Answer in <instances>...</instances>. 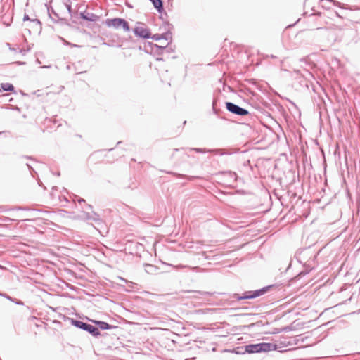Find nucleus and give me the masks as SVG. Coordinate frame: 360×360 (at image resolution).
Returning <instances> with one entry per match:
<instances>
[{
  "label": "nucleus",
  "mask_w": 360,
  "mask_h": 360,
  "mask_svg": "<svg viewBox=\"0 0 360 360\" xmlns=\"http://www.w3.org/2000/svg\"><path fill=\"white\" fill-rule=\"evenodd\" d=\"M275 349H276V345L275 344L267 342L250 344L245 346V350L248 354L269 352Z\"/></svg>",
  "instance_id": "obj_1"
},
{
  "label": "nucleus",
  "mask_w": 360,
  "mask_h": 360,
  "mask_svg": "<svg viewBox=\"0 0 360 360\" xmlns=\"http://www.w3.org/2000/svg\"><path fill=\"white\" fill-rule=\"evenodd\" d=\"M271 288H272V285L266 286L261 289H258L253 291H246L243 294V295H240L239 294L235 293L233 295V297L236 298L238 300H242L245 299H254L264 295Z\"/></svg>",
  "instance_id": "obj_2"
},
{
  "label": "nucleus",
  "mask_w": 360,
  "mask_h": 360,
  "mask_svg": "<svg viewBox=\"0 0 360 360\" xmlns=\"http://www.w3.org/2000/svg\"><path fill=\"white\" fill-rule=\"evenodd\" d=\"M189 150H194L197 153H211L214 155H231L236 153L233 149H223V148H217V149H205V148H189Z\"/></svg>",
  "instance_id": "obj_3"
},
{
  "label": "nucleus",
  "mask_w": 360,
  "mask_h": 360,
  "mask_svg": "<svg viewBox=\"0 0 360 360\" xmlns=\"http://www.w3.org/2000/svg\"><path fill=\"white\" fill-rule=\"evenodd\" d=\"M226 108L227 110L233 114L245 116L250 114L249 111L232 102H226Z\"/></svg>",
  "instance_id": "obj_4"
},
{
  "label": "nucleus",
  "mask_w": 360,
  "mask_h": 360,
  "mask_svg": "<svg viewBox=\"0 0 360 360\" xmlns=\"http://www.w3.org/2000/svg\"><path fill=\"white\" fill-rule=\"evenodd\" d=\"M139 25L134 29V34L142 39H150V30L144 27L143 24L141 22H138Z\"/></svg>",
  "instance_id": "obj_5"
},
{
  "label": "nucleus",
  "mask_w": 360,
  "mask_h": 360,
  "mask_svg": "<svg viewBox=\"0 0 360 360\" xmlns=\"http://www.w3.org/2000/svg\"><path fill=\"white\" fill-rule=\"evenodd\" d=\"M79 15L82 20H86L89 22H96L99 20L98 15H97L93 13L88 12L86 11H85L84 12H81L79 13Z\"/></svg>",
  "instance_id": "obj_6"
},
{
  "label": "nucleus",
  "mask_w": 360,
  "mask_h": 360,
  "mask_svg": "<svg viewBox=\"0 0 360 360\" xmlns=\"http://www.w3.org/2000/svg\"><path fill=\"white\" fill-rule=\"evenodd\" d=\"M123 20H124L123 18H120L107 19L105 21V25L108 27H113L117 29L121 27Z\"/></svg>",
  "instance_id": "obj_7"
},
{
  "label": "nucleus",
  "mask_w": 360,
  "mask_h": 360,
  "mask_svg": "<svg viewBox=\"0 0 360 360\" xmlns=\"http://www.w3.org/2000/svg\"><path fill=\"white\" fill-rule=\"evenodd\" d=\"M93 323H94L98 327V328L101 330H110L112 328H115L117 326L110 325L107 322L103 321H95V320H91Z\"/></svg>",
  "instance_id": "obj_8"
},
{
  "label": "nucleus",
  "mask_w": 360,
  "mask_h": 360,
  "mask_svg": "<svg viewBox=\"0 0 360 360\" xmlns=\"http://www.w3.org/2000/svg\"><path fill=\"white\" fill-rule=\"evenodd\" d=\"M85 331L88 332L89 334H91L94 337H98L100 335V331L98 328L93 325H91L88 323L86 328L84 330Z\"/></svg>",
  "instance_id": "obj_9"
},
{
  "label": "nucleus",
  "mask_w": 360,
  "mask_h": 360,
  "mask_svg": "<svg viewBox=\"0 0 360 360\" xmlns=\"http://www.w3.org/2000/svg\"><path fill=\"white\" fill-rule=\"evenodd\" d=\"M84 217L87 220H92L94 221H100V217L99 215L96 213L95 212H84L83 213Z\"/></svg>",
  "instance_id": "obj_10"
},
{
  "label": "nucleus",
  "mask_w": 360,
  "mask_h": 360,
  "mask_svg": "<svg viewBox=\"0 0 360 360\" xmlns=\"http://www.w3.org/2000/svg\"><path fill=\"white\" fill-rule=\"evenodd\" d=\"M70 323L75 327L82 329L83 330H84L85 328H86L87 325H88L87 323L83 322L80 320L74 319H70Z\"/></svg>",
  "instance_id": "obj_11"
},
{
  "label": "nucleus",
  "mask_w": 360,
  "mask_h": 360,
  "mask_svg": "<svg viewBox=\"0 0 360 360\" xmlns=\"http://www.w3.org/2000/svg\"><path fill=\"white\" fill-rule=\"evenodd\" d=\"M1 90L4 91H14V86L10 83H2L1 84Z\"/></svg>",
  "instance_id": "obj_12"
},
{
  "label": "nucleus",
  "mask_w": 360,
  "mask_h": 360,
  "mask_svg": "<svg viewBox=\"0 0 360 360\" xmlns=\"http://www.w3.org/2000/svg\"><path fill=\"white\" fill-rule=\"evenodd\" d=\"M48 13L49 18L51 19L53 22H57L58 19L59 18L58 15L55 12V11L51 8V10L48 8Z\"/></svg>",
  "instance_id": "obj_13"
},
{
  "label": "nucleus",
  "mask_w": 360,
  "mask_h": 360,
  "mask_svg": "<svg viewBox=\"0 0 360 360\" xmlns=\"http://www.w3.org/2000/svg\"><path fill=\"white\" fill-rule=\"evenodd\" d=\"M32 22L34 23V29L37 32H40L41 31V22L38 19H32Z\"/></svg>",
  "instance_id": "obj_14"
},
{
  "label": "nucleus",
  "mask_w": 360,
  "mask_h": 360,
  "mask_svg": "<svg viewBox=\"0 0 360 360\" xmlns=\"http://www.w3.org/2000/svg\"><path fill=\"white\" fill-rule=\"evenodd\" d=\"M162 39H165L166 41L172 39V33L170 31H167L163 34H161Z\"/></svg>",
  "instance_id": "obj_15"
},
{
  "label": "nucleus",
  "mask_w": 360,
  "mask_h": 360,
  "mask_svg": "<svg viewBox=\"0 0 360 360\" xmlns=\"http://www.w3.org/2000/svg\"><path fill=\"white\" fill-rule=\"evenodd\" d=\"M121 27L123 28V30L126 32H129L130 30V27H129V23L128 22L124 19L122 23V25Z\"/></svg>",
  "instance_id": "obj_16"
},
{
  "label": "nucleus",
  "mask_w": 360,
  "mask_h": 360,
  "mask_svg": "<svg viewBox=\"0 0 360 360\" xmlns=\"http://www.w3.org/2000/svg\"><path fill=\"white\" fill-rule=\"evenodd\" d=\"M195 294H198L200 295H211L212 293L207 291H193Z\"/></svg>",
  "instance_id": "obj_17"
},
{
  "label": "nucleus",
  "mask_w": 360,
  "mask_h": 360,
  "mask_svg": "<svg viewBox=\"0 0 360 360\" xmlns=\"http://www.w3.org/2000/svg\"><path fill=\"white\" fill-rule=\"evenodd\" d=\"M150 38L155 41H158L162 39L161 34H155L153 36L150 34Z\"/></svg>",
  "instance_id": "obj_18"
},
{
  "label": "nucleus",
  "mask_w": 360,
  "mask_h": 360,
  "mask_svg": "<svg viewBox=\"0 0 360 360\" xmlns=\"http://www.w3.org/2000/svg\"><path fill=\"white\" fill-rule=\"evenodd\" d=\"M12 302L15 303L18 305H24V302L22 301L18 300L16 298H13Z\"/></svg>",
  "instance_id": "obj_19"
},
{
  "label": "nucleus",
  "mask_w": 360,
  "mask_h": 360,
  "mask_svg": "<svg viewBox=\"0 0 360 360\" xmlns=\"http://www.w3.org/2000/svg\"><path fill=\"white\" fill-rule=\"evenodd\" d=\"M0 296H2L4 297H5L6 299L10 300L12 302L13 300V298L12 297H11L10 295H7V294H5V293H2V292H0Z\"/></svg>",
  "instance_id": "obj_20"
},
{
  "label": "nucleus",
  "mask_w": 360,
  "mask_h": 360,
  "mask_svg": "<svg viewBox=\"0 0 360 360\" xmlns=\"http://www.w3.org/2000/svg\"><path fill=\"white\" fill-rule=\"evenodd\" d=\"M167 45H168V44H167L165 45H162V46H158V45L155 44V46L156 48H158L159 49L164 50V49H167Z\"/></svg>",
  "instance_id": "obj_21"
},
{
  "label": "nucleus",
  "mask_w": 360,
  "mask_h": 360,
  "mask_svg": "<svg viewBox=\"0 0 360 360\" xmlns=\"http://www.w3.org/2000/svg\"><path fill=\"white\" fill-rule=\"evenodd\" d=\"M216 103H217V101L215 100H214L212 102V109H213L214 112L215 114H217V110L216 109Z\"/></svg>",
  "instance_id": "obj_22"
},
{
  "label": "nucleus",
  "mask_w": 360,
  "mask_h": 360,
  "mask_svg": "<svg viewBox=\"0 0 360 360\" xmlns=\"http://www.w3.org/2000/svg\"><path fill=\"white\" fill-rule=\"evenodd\" d=\"M32 19H30L29 15L27 14H25L24 15V17H23V20L24 21H26V20H30L32 21Z\"/></svg>",
  "instance_id": "obj_23"
},
{
  "label": "nucleus",
  "mask_w": 360,
  "mask_h": 360,
  "mask_svg": "<svg viewBox=\"0 0 360 360\" xmlns=\"http://www.w3.org/2000/svg\"><path fill=\"white\" fill-rule=\"evenodd\" d=\"M330 2H333V4L334 5H336V6H339L340 5V2L337 1H335V0H333V1H330Z\"/></svg>",
  "instance_id": "obj_24"
},
{
  "label": "nucleus",
  "mask_w": 360,
  "mask_h": 360,
  "mask_svg": "<svg viewBox=\"0 0 360 360\" xmlns=\"http://www.w3.org/2000/svg\"><path fill=\"white\" fill-rule=\"evenodd\" d=\"M27 167L29 168V169L30 170L31 172H32V171H34L33 168L32 167V166H30L29 164H27Z\"/></svg>",
  "instance_id": "obj_25"
},
{
  "label": "nucleus",
  "mask_w": 360,
  "mask_h": 360,
  "mask_svg": "<svg viewBox=\"0 0 360 360\" xmlns=\"http://www.w3.org/2000/svg\"><path fill=\"white\" fill-rule=\"evenodd\" d=\"M66 6H67V9L70 13L71 12V6L70 5H67Z\"/></svg>",
  "instance_id": "obj_26"
},
{
  "label": "nucleus",
  "mask_w": 360,
  "mask_h": 360,
  "mask_svg": "<svg viewBox=\"0 0 360 360\" xmlns=\"http://www.w3.org/2000/svg\"><path fill=\"white\" fill-rule=\"evenodd\" d=\"M77 201H78L79 203H81V202H85V200H84V199H82V198H78V199H77Z\"/></svg>",
  "instance_id": "obj_27"
},
{
  "label": "nucleus",
  "mask_w": 360,
  "mask_h": 360,
  "mask_svg": "<svg viewBox=\"0 0 360 360\" xmlns=\"http://www.w3.org/2000/svg\"><path fill=\"white\" fill-rule=\"evenodd\" d=\"M146 266H148V267H150V268H153V265H150V264H145Z\"/></svg>",
  "instance_id": "obj_28"
},
{
  "label": "nucleus",
  "mask_w": 360,
  "mask_h": 360,
  "mask_svg": "<svg viewBox=\"0 0 360 360\" xmlns=\"http://www.w3.org/2000/svg\"><path fill=\"white\" fill-rule=\"evenodd\" d=\"M183 149H184V148H181V150H183ZM179 150H180V149H179V148H176V149H174V152H176V151H179Z\"/></svg>",
  "instance_id": "obj_29"
},
{
  "label": "nucleus",
  "mask_w": 360,
  "mask_h": 360,
  "mask_svg": "<svg viewBox=\"0 0 360 360\" xmlns=\"http://www.w3.org/2000/svg\"><path fill=\"white\" fill-rule=\"evenodd\" d=\"M88 207H89L90 209L92 208V206L91 205H88Z\"/></svg>",
  "instance_id": "obj_30"
},
{
  "label": "nucleus",
  "mask_w": 360,
  "mask_h": 360,
  "mask_svg": "<svg viewBox=\"0 0 360 360\" xmlns=\"http://www.w3.org/2000/svg\"><path fill=\"white\" fill-rule=\"evenodd\" d=\"M25 158H27V159H32V157L26 156Z\"/></svg>",
  "instance_id": "obj_31"
},
{
  "label": "nucleus",
  "mask_w": 360,
  "mask_h": 360,
  "mask_svg": "<svg viewBox=\"0 0 360 360\" xmlns=\"http://www.w3.org/2000/svg\"><path fill=\"white\" fill-rule=\"evenodd\" d=\"M121 143H122V141H118L117 144L118 145V144H120Z\"/></svg>",
  "instance_id": "obj_32"
}]
</instances>
